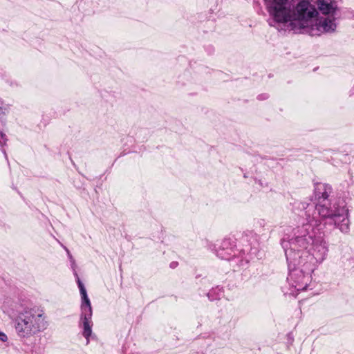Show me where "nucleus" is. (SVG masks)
<instances>
[{"instance_id": "nucleus-1", "label": "nucleus", "mask_w": 354, "mask_h": 354, "mask_svg": "<svg viewBox=\"0 0 354 354\" xmlns=\"http://www.w3.org/2000/svg\"><path fill=\"white\" fill-rule=\"evenodd\" d=\"M288 269L287 283L289 290L284 295L296 297L306 290L312 280V274L327 258L328 243L321 234L308 232L305 227H297L281 239Z\"/></svg>"}, {"instance_id": "nucleus-2", "label": "nucleus", "mask_w": 354, "mask_h": 354, "mask_svg": "<svg viewBox=\"0 0 354 354\" xmlns=\"http://www.w3.org/2000/svg\"><path fill=\"white\" fill-rule=\"evenodd\" d=\"M333 188L330 185L320 182L314 183L313 198L301 201L295 200L291 203L292 209L306 221L300 227H305L308 232L315 234L324 232L320 231L322 221L332 225L342 233L350 231L349 212L346 201L341 198H329Z\"/></svg>"}, {"instance_id": "nucleus-3", "label": "nucleus", "mask_w": 354, "mask_h": 354, "mask_svg": "<svg viewBox=\"0 0 354 354\" xmlns=\"http://www.w3.org/2000/svg\"><path fill=\"white\" fill-rule=\"evenodd\" d=\"M270 18L268 23L277 30L301 33L319 15L310 0H264Z\"/></svg>"}, {"instance_id": "nucleus-4", "label": "nucleus", "mask_w": 354, "mask_h": 354, "mask_svg": "<svg viewBox=\"0 0 354 354\" xmlns=\"http://www.w3.org/2000/svg\"><path fill=\"white\" fill-rule=\"evenodd\" d=\"M241 242V247L237 248L234 238L225 237L218 244L209 243L208 248L218 258L229 261L233 269L245 267L253 259L261 258L257 234L252 231L245 232Z\"/></svg>"}, {"instance_id": "nucleus-5", "label": "nucleus", "mask_w": 354, "mask_h": 354, "mask_svg": "<svg viewBox=\"0 0 354 354\" xmlns=\"http://www.w3.org/2000/svg\"><path fill=\"white\" fill-rule=\"evenodd\" d=\"M42 310L25 308L12 319L15 332L20 338H29L46 329L47 322Z\"/></svg>"}, {"instance_id": "nucleus-6", "label": "nucleus", "mask_w": 354, "mask_h": 354, "mask_svg": "<svg viewBox=\"0 0 354 354\" xmlns=\"http://www.w3.org/2000/svg\"><path fill=\"white\" fill-rule=\"evenodd\" d=\"M70 268L73 271V274L75 277L77 284L80 289V292L81 295V313H80V326H82L83 331L82 335L86 339V344L89 343V338L92 335V315H93V310L91 307V301L88 297L87 292L86 288L79 277L77 272L76 270L77 266L76 264L75 260L72 259L70 261Z\"/></svg>"}, {"instance_id": "nucleus-7", "label": "nucleus", "mask_w": 354, "mask_h": 354, "mask_svg": "<svg viewBox=\"0 0 354 354\" xmlns=\"http://www.w3.org/2000/svg\"><path fill=\"white\" fill-rule=\"evenodd\" d=\"M315 26V28H312L311 29V35H319L321 33H333L337 28V24L335 18L320 17L317 19Z\"/></svg>"}, {"instance_id": "nucleus-8", "label": "nucleus", "mask_w": 354, "mask_h": 354, "mask_svg": "<svg viewBox=\"0 0 354 354\" xmlns=\"http://www.w3.org/2000/svg\"><path fill=\"white\" fill-rule=\"evenodd\" d=\"M318 8L323 15H334L338 8L335 1L332 0H317Z\"/></svg>"}, {"instance_id": "nucleus-9", "label": "nucleus", "mask_w": 354, "mask_h": 354, "mask_svg": "<svg viewBox=\"0 0 354 354\" xmlns=\"http://www.w3.org/2000/svg\"><path fill=\"white\" fill-rule=\"evenodd\" d=\"M223 288L220 286H216L209 290V292L206 293V295L210 301H214L219 300L223 295Z\"/></svg>"}, {"instance_id": "nucleus-10", "label": "nucleus", "mask_w": 354, "mask_h": 354, "mask_svg": "<svg viewBox=\"0 0 354 354\" xmlns=\"http://www.w3.org/2000/svg\"><path fill=\"white\" fill-rule=\"evenodd\" d=\"M8 138L5 133L2 131H0V145L1 147V151L3 153L6 160L8 162V158L6 153V151L4 148L7 145Z\"/></svg>"}, {"instance_id": "nucleus-11", "label": "nucleus", "mask_w": 354, "mask_h": 354, "mask_svg": "<svg viewBox=\"0 0 354 354\" xmlns=\"http://www.w3.org/2000/svg\"><path fill=\"white\" fill-rule=\"evenodd\" d=\"M136 138L141 142H143L145 140L147 139L149 136V131L147 129H140L136 133Z\"/></svg>"}, {"instance_id": "nucleus-12", "label": "nucleus", "mask_w": 354, "mask_h": 354, "mask_svg": "<svg viewBox=\"0 0 354 354\" xmlns=\"http://www.w3.org/2000/svg\"><path fill=\"white\" fill-rule=\"evenodd\" d=\"M7 109L2 102H0V123L5 124L6 121Z\"/></svg>"}, {"instance_id": "nucleus-13", "label": "nucleus", "mask_w": 354, "mask_h": 354, "mask_svg": "<svg viewBox=\"0 0 354 354\" xmlns=\"http://www.w3.org/2000/svg\"><path fill=\"white\" fill-rule=\"evenodd\" d=\"M344 15L345 17H346L348 19H354V10L346 9L344 12Z\"/></svg>"}, {"instance_id": "nucleus-14", "label": "nucleus", "mask_w": 354, "mask_h": 354, "mask_svg": "<svg viewBox=\"0 0 354 354\" xmlns=\"http://www.w3.org/2000/svg\"><path fill=\"white\" fill-rule=\"evenodd\" d=\"M74 186L77 189H81L83 188V183L81 182L80 179H75L73 181Z\"/></svg>"}, {"instance_id": "nucleus-15", "label": "nucleus", "mask_w": 354, "mask_h": 354, "mask_svg": "<svg viewBox=\"0 0 354 354\" xmlns=\"http://www.w3.org/2000/svg\"><path fill=\"white\" fill-rule=\"evenodd\" d=\"M205 51L208 55H212L214 52V48L212 45H207L205 47Z\"/></svg>"}, {"instance_id": "nucleus-16", "label": "nucleus", "mask_w": 354, "mask_h": 354, "mask_svg": "<svg viewBox=\"0 0 354 354\" xmlns=\"http://www.w3.org/2000/svg\"><path fill=\"white\" fill-rule=\"evenodd\" d=\"M200 283L201 285H204V286H209L210 285V282H209V280L206 277H203L201 280H200Z\"/></svg>"}, {"instance_id": "nucleus-17", "label": "nucleus", "mask_w": 354, "mask_h": 354, "mask_svg": "<svg viewBox=\"0 0 354 354\" xmlns=\"http://www.w3.org/2000/svg\"><path fill=\"white\" fill-rule=\"evenodd\" d=\"M268 98V95L267 93H263V94L259 95L257 96V99L259 100H266Z\"/></svg>"}, {"instance_id": "nucleus-18", "label": "nucleus", "mask_w": 354, "mask_h": 354, "mask_svg": "<svg viewBox=\"0 0 354 354\" xmlns=\"http://www.w3.org/2000/svg\"><path fill=\"white\" fill-rule=\"evenodd\" d=\"M7 335L4 333L0 331V340L3 342H5L7 341Z\"/></svg>"}, {"instance_id": "nucleus-19", "label": "nucleus", "mask_w": 354, "mask_h": 354, "mask_svg": "<svg viewBox=\"0 0 354 354\" xmlns=\"http://www.w3.org/2000/svg\"><path fill=\"white\" fill-rule=\"evenodd\" d=\"M64 249L67 253V255H68V257L69 259V261L72 260V259H74V258L73 257L72 254H71L70 251L68 250V249L66 247H64Z\"/></svg>"}, {"instance_id": "nucleus-20", "label": "nucleus", "mask_w": 354, "mask_h": 354, "mask_svg": "<svg viewBox=\"0 0 354 354\" xmlns=\"http://www.w3.org/2000/svg\"><path fill=\"white\" fill-rule=\"evenodd\" d=\"M178 265L177 262L173 261L170 263V268H175Z\"/></svg>"}, {"instance_id": "nucleus-21", "label": "nucleus", "mask_w": 354, "mask_h": 354, "mask_svg": "<svg viewBox=\"0 0 354 354\" xmlns=\"http://www.w3.org/2000/svg\"><path fill=\"white\" fill-rule=\"evenodd\" d=\"M353 183V181L352 180V178L351 177L350 178V180L349 182L347 183V186L349 187L350 185H351Z\"/></svg>"}, {"instance_id": "nucleus-22", "label": "nucleus", "mask_w": 354, "mask_h": 354, "mask_svg": "<svg viewBox=\"0 0 354 354\" xmlns=\"http://www.w3.org/2000/svg\"><path fill=\"white\" fill-rule=\"evenodd\" d=\"M3 212L1 211V209H0V223H2V219L1 218L3 217Z\"/></svg>"}, {"instance_id": "nucleus-23", "label": "nucleus", "mask_w": 354, "mask_h": 354, "mask_svg": "<svg viewBox=\"0 0 354 354\" xmlns=\"http://www.w3.org/2000/svg\"><path fill=\"white\" fill-rule=\"evenodd\" d=\"M255 181L259 184V185H261V187L263 186V183H262V181L261 180H255Z\"/></svg>"}, {"instance_id": "nucleus-24", "label": "nucleus", "mask_w": 354, "mask_h": 354, "mask_svg": "<svg viewBox=\"0 0 354 354\" xmlns=\"http://www.w3.org/2000/svg\"><path fill=\"white\" fill-rule=\"evenodd\" d=\"M199 277H201V275H199V274L196 275V279H198Z\"/></svg>"}, {"instance_id": "nucleus-25", "label": "nucleus", "mask_w": 354, "mask_h": 354, "mask_svg": "<svg viewBox=\"0 0 354 354\" xmlns=\"http://www.w3.org/2000/svg\"><path fill=\"white\" fill-rule=\"evenodd\" d=\"M247 175L246 174H244V178H247Z\"/></svg>"}]
</instances>
